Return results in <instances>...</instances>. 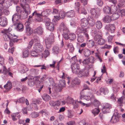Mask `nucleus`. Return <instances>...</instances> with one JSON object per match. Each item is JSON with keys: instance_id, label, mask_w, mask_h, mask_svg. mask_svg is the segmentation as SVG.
<instances>
[{"instance_id": "nucleus-21", "label": "nucleus", "mask_w": 125, "mask_h": 125, "mask_svg": "<svg viewBox=\"0 0 125 125\" xmlns=\"http://www.w3.org/2000/svg\"><path fill=\"white\" fill-rule=\"evenodd\" d=\"M89 93L90 94L88 96L83 95H81L80 96V99H85L87 101H88L89 100H90L91 101L92 95L91 96V95H93V94L91 93Z\"/></svg>"}, {"instance_id": "nucleus-64", "label": "nucleus", "mask_w": 125, "mask_h": 125, "mask_svg": "<svg viewBox=\"0 0 125 125\" xmlns=\"http://www.w3.org/2000/svg\"><path fill=\"white\" fill-rule=\"evenodd\" d=\"M37 52L35 50L31 52V56L34 57H36L37 56V54L36 53Z\"/></svg>"}, {"instance_id": "nucleus-55", "label": "nucleus", "mask_w": 125, "mask_h": 125, "mask_svg": "<svg viewBox=\"0 0 125 125\" xmlns=\"http://www.w3.org/2000/svg\"><path fill=\"white\" fill-rule=\"evenodd\" d=\"M102 38L101 35L100 34H99L98 33L95 35L94 37V39L95 41H97L99 39Z\"/></svg>"}, {"instance_id": "nucleus-26", "label": "nucleus", "mask_w": 125, "mask_h": 125, "mask_svg": "<svg viewBox=\"0 0 125 125\" xmlns=\"http://www.w3.org/2000/svg\"><path fill=\"white\" fill-rule=\"evenodd\" d=\"M20 5L23 9L26 8V7L27 5L29 6L28 4L27 0H20Z\"/></svg>"}, {"instance_id": "nucleus-35", "label": "nucleus", "mask_w": 125, "mask_h": 125, "mask_svg": "<svg viewBox=\"0 0 125 125\" xmlns=\"http://www.w3.org/2000/svg\"><path fill=\"white\" fill-rule=\"evenodd\" d=\"M29 55V51L28 50H25L23 52L22 57L23 58H26L28 57Z\"/></svg>"}, {"instance_id": "nucleus-40", "label": "nucleus", "mask_w": 125, "mask_h": 125, "mask_svg": "<svg viewBox=\"0 0 125 125\" xmlns=\"http://www.w3.org/2000/svg\"><path fill=\"white\" fill-rule=\"evenodd\" d=\"M118 5L119 7H124L125 5V1L124 0H120Z\"/></svg>"}, {"instance_id": "nucleus-16", "label": "nucleus", "mask_w": 125, "mask_h": 125, "mask_svg": "<svg viewBox=\"0 0 125 125\" xmlns=\"http://www.w3.org/2000/svg\"><path fill=\"white\" fill-rule=\"evenodd\" d=\"M43 32V29L41 26H39L34 30V32L35 33L39 35H42Z\"/></svg>"}, {"instance_id": "nucleus-47", "label": "nucleus", "mask_w": 125, "mask_h": 125, "mask_svg": "<svg viewBox=\"0 0 125 125\" xmlns=\"http://www.w3.org/2000/svg\"><path fill=\"white\" fill-rule=\"evenodd\" d=\"M84 40V37L82 35L79 36L77 38V41L78 42L80 43H82Z\"/></svg>"}, {"instance_id": "nucleus-1", "label": "nucleus", "mask_w": 125, "mask_h": 125, "mask_svg": "<svg viewBox=\"0 0 125 125\" xmlns=\"http://www.w3.org/2000/svg\"><path fill=\"white\" fill-rule=\"evenodd\" d=\"M11 30V29L9 28L8 29H4L1 31V32L3 34V37L4 40L10 41V45L11 47L13 45L14 42L18 41V40L16 39L17 37L14 34H12L10 33Z\"/></svg>"}, {"instance_id": "nucleus-3", "label": "nucleus", "mask_w": 125, "mask_h": 125, "mask_svg": "<svg viewBox=\"0 0 125 125\" xmlns=\"http://www.w3.org/2000/svg\"><path fill=\"white\" fill-rule=\"evenodd\" d=\"M26 8L23 9L24 11H21L19 14L20 19H25L27 17L28 15L30 13V9L29 6L27 5Z\"/></svg>"}, {"instance_id": "nucleus-7", "label": "nucleus", "mask_w": 125, "mask_h": 125, "mask_svg": "<svg viewBox=\"0 0 125 125\" xmlns=\"http://www.w3.org/2000/svg\"><path fill=\"white\" fill-rule=\"evenodd\" d=\"M114 9L112 8H110L108 6H106L104 8L103 10L104 12L106 14H110L112 13V12H115L117 10V8L116 7L114 6Z\"/></svg>"}, {"instance_id": "nucleus-10", "label": "nucleus", "mask_w": 125, "mask_h": 125, "mask_svg": "<svg viewBox=\"0 0 125 125\" xmlns=\"http://www.w3.org/2000/svg\"><path fill=\"white\" fill-rule=\"evenodd\" d=\"M112 108L111 105L108 103L105 104L102 111L103 113H108L110 111V109Z\"/></svg>"}, {"instance_id": "nucleus-15", "label": "nucleus", "mask_w": 125, "mask_h": 125, "mask_svg": "<svg viewBox=\"0 0 125 125\" xmlns=\"http://www.w3.org/2000/svg\"><path fill=\"white\" fill-rule=\"evenodd\" d=\"M19 19H20L19 14L16 13L13 15L12 20L14 25H15L17 22H18V20Z\"/></svg>"}, {"instance_id": "nucleus-57", "label": "nucleus", "mask_w": 125, "mask_h": 125, "mask_svg": "<svg viewBox=\"0 0 125 125\" xmlns=\"http://www.w3.org/2000/svg\"><path fill=\"white\" fill-rule=\"evenodd\" d=\"M60 85L62 87H64L65 86V81L62 79L60 81Z\"/></svg>"}, {"instance_id": "nucleus-28", "label": "nucleus", "mask_w": 125, "mask_h": 125, "mask_svg": "<svg viewBox=\"0 0 125 125\" xmlns=\"http://www.w3.org/2000/svg\"><path fill=\"white\" fill-rule=\"evenodd\" d=\"M59 47L57 46H54L52 49V51L54 54H57L60 51Z\"/></svg>"}, {"instance_id": "nucleus-61", "label": "nucleus", "mask_w": 125, "mask_h": 125, "mask_svg": "<svg viewBox=\"0 0 125 125\" xmlns=\"http://www.w3.org/2000/svg\"><path fill=\"white\" fill-rule=\"evenodd\" d=\"M4 58L0 54V63L1 65H3L4 63Z\"/></svg>"}, {"instance_id": "nucleus-54", "label": "nucleus", "mask_w": 125, "mask_h": 125, "mask_svg": "<svg viewBox=\"0 0 125 125\" xmlns=\"http://www.w3.org/2000/svg\"><path fill=\"white\" fill-rule=\"evenodd\" d=\"M75 9L76 10L77 12L78 13H79V10H80L79 6L80 5V3L78 2H77L75 3Z\"/></svg>"}, {"instance_id": "nucleus-2", "label": "nucleus", "mask_w": 125, "mask_h": 125, "mask_svg": "<svg viewBox=\"0 0 125 125\" xmlns=\"http://www.w3.org/2000/svg\"><path fill=\"white\" fill-rule=\"evenodd\" d=\"M58 30L60 31L63 33L62 35L65 39H69V35H68L67 33L69 32V30L63 23L62 22L60 24Z\"/></svg>"}, {"instance_id": "nucleus-9", "label": "nucleus", "mask_w": 125, "mask_h": 125, "mask_svg": "<svg viewBox=\"0 0 125 125\" xmlns=\"http://www.w3.org/2000/svg\"><path fill=\"white\" fill-rule=\"evenodd\" d=\"M33 50L37 52H40L44 50L43 46L40 42L36 43L34 45Z\"/></svg>"}, {"instance_id": "nucleus-58", "label": "nucleus", "mask_w": 125, "mask_h": 125, "mask_svg": "<svg viewBox=\"0 0 125 125\" xmlns=\"http://www.w3.org/2000/svg\"><path fill=\"white\" fill-rule=\"evenodd\" d=\"M73 115V114L71 110H68V117L69 118H71Z\"/></svg>"}, {"instance_id": "nucleus-52", "label": "nucleus", "mask_w": 125, "mask_h": 125, "mask_svg": "<svg viewBox=\"0 0 125 125\" xmlns=\"http://www.w3.org/2000/svg\"><path fill=\"white\" fill-rule=\"evenodd\" d=\"M39 114L37 112H33L30 114L32 118H35L39 116Z\"/></svg>"}, {"instance_id": "nucleus-39", "label": "nucleus", "mask_w": 125, "mask_h": 125, "mask_svg": "<svg viewBox=\"0 0 125 125\" xmlns=\"http://www.w3.org/2000/svg\"><path fill=\"white\" fill-rule=\"evenodd\" d=\"M26 33H27V34L28 35H30L32 32L31 30L30 27L29 25L26 26Z\"/></svg>"}, {"instance_id": "nucleus-34", "label": "nucleus", "mask_w": 125, "mask_h": 125, "mask_svg": "<svg viewBox=\"0 0 125 125\" xmlns=\"http://www.w3.org/2000/svg\"><path fill=\"white\" fill-rule=\"evenodd\" d=\"M79 13L83 14L86 15L87 14V12L86 10L83 7H81L80 9Z\"/></svg>"}, {"instance_id": "nucleus-33", "label": "nucleus", "mask_w": 125, "mask_h": 125, "mask_svg": "<svg viewBox=\"0 0 125 125\" xmlns=\"http://www.w3.org/2000/svg\"><path fill=\"white\" fill-rule=\"evenodd\" d=\"M83 53L85 56H88L91 54V51L86 48L84 49Z\"/></svg>"}, {"instance_id": "nucleus-51", "label": "nucleus", "mask_w": 125, "mask_h": 125, "mask_svg": "<svg viewBox=\"0 0 125 125\" xmlns=\"http://www.w3.org/2000/svg\"><path fill=\"white\" fill-rule=\"evenodd\" d=\"M105 42V40L101 38L99 39L98 42V44L101 45L104 44Z\"/></svg>"}, {"instance_id": "nucleus-44", "label": "nucleus", "mask_w": 125, "mask_h": 125, "mask_svg": "<svg viewBox=\"0 0 125 125\" xmlns=\"http://www.w3.org/2000/svg\"><path fill=\"white\" fill-rule=\"evenodd\" d=\"M96 26L98 29H101L102 27V24L100 21H98L96 22Z\"/></svg>"}, {"instance_id": "nucleus-8", "label": "nucleus", "mask_w": 125, "mask_h": 125, "mask_svg": "<svg viewBox=\"0 0 125 125\" xmlns=\"http://www.w3.org/2000/svg\"><path fill=\"white\" fill-rule=\"evenodd\" d=\"M45 19L48 20V21H45V25L47 26L48 30L51 31H53L54 28V24L51 22H50V20L48 18H46Z\"/></svg>"}, {"instance_id": "nucleus-19", "label": "nucleus", "mask_w": 125, "mask_h": 125, "mask_svg": "<svg viewBox=\"0 0 125 125\" xmlns=\"http://www.w3.org/2000/svg\"><path fill=\"white\" fill-rule=\"evenodd\" d=\"M17 25L16 29L17 31H22L23 30V26L20 23L17 22L15 25Z\"/></svg>"}, {"instance_id": "nucleus-59", "label": "nucleus", "mask_w": 125, "mask_h": 125, "mask_svg": "<svg viewBox=\"0 0 125 125\" xmlns=\"http://www.w3.org/2000/svg\"><path fill=\"white\" fill-rule=\"evenodd\" d=\"M49 54V52L47 50H45L44 51L43 55V57L45 58H46Z\"/></svg>"}, {"instance_id": "nucleus-45", "label": "nucleus", "mask_w": 125, "mask_h": 125, "mask_svg": "<svg viewBox=\"0 0 125 125\" xmlns=\"http://www.w3.org/2000/svg\"><path fill=\"white\" fill-rule=\"evenodd\" d=\"M78 102L74 101L73 99H72V102L73 104V107L74 108H77L78 107V105L77 103Z\"/></svg>"}, {"instance_id": "nucleus-42", "label": "nucleus", "mask_w": 125, "mask_h": 125, "mask_svg": "<svg viewBox=\"0 0 125 125\" xmlns=\"http://www.w3.org/2000/svg\"><path fill=\"white\" fill-rule=\"evenodd\" d=\"M117 102L120 104H121L122 103H125V97H121L118 100Z\"/></svg>"}, {"instance_id": "nucleus-4", "label": "nucleus", "mask_w": 125, "mask_h": 125, "mask_svg": "<svg viewBox=\"0 0 125 125\" xmlns=\"http://www.w3.org/2000/svg\"><path fill=\"white\" fill-rule=\"evenodd\" d=\"M120 117V115L116 110L110 120V122L114 124L116 123L119 121Z\"/></svg>"}, {"instance_id": "nucleus-62", "label": "nucleus", "mask_w": 125, "mask_h": 125, "mask_svg": "<svg viewBox=\"0 0 125 125\" xmlns=\"http://www.w3.org/2000/svg\"><path fill=\"white\" fill-rule=\"evenodd\" d=\"M8 72L9 71L6 69V67L4 66H3V73L4 74H6L8 73Z\"/></svg>"}, {"instance_id": "nucleus-63", "label": "nucleus", "mask_w": 125, "mask_h": 125, "mask_svg": "<svg viewBox=\"0 0 125 125\" xmlns=\"http://www.w3.org/2000/svg\"><path fill=\"white\" fill-rule=\"evenodd\" d=\"M33 40H31L29 42V44L28 46V48H30L32 46L33 44L34 43V41Z\"/></svg>"}, {"instance_id": "nucleus-31", "label": "nucleus", "mask_w": 125, "mask_h": 125, "mask_svg": "<svg viewBox=\"0 0 125 125\" xmlns=\"http://www.w3.org/2000/svg\"><path fill=\"white\" fill-rule=\"evenodd\" d=\"M80 82V80L77 78L76 77L75 78L74 80L72 81L71 84L73 86H74V84H79Z\"/></svg>"}, {"instance_id": "nucleus-29", "label": "nucleus", "mask_w": 125, "mask_h": 125, "mask_svg": "<svg viewBox=\"0 0 125 125\" xmlns=\"http://www.w3.org/2000/svg\"><path fill=\"white\" fill-rule=\"evenodd\" d=\"M67 74H66L64 73L63 72V75L62 76V78L63 79H64L65 78V77H66L67 80V83L68 84H69L71 82L72 78L69 76L67 77Z\"/></svg>"}, {"instance_id": "nucleus-6", "label": "nucleus", "mask_w": 125, "mask_h": 125, "mask_svg": "<svg viewBox=\"0 0 125 125\" xmlns=\"http://www.w3.org/2000/svg\"><path fill=\"white\" fill-rule=\"evenodd\" d=\"M71 68L73 73L79 75L80 70L78 64L76 63L72 64L71 65Z\"/></svg>"}, {"instance_id": "nucleus-49", "label": "nucleus", "mask_w": 125, "mask_h": 125, "mask_svg": "<svg viewBox=\"0 0 125 125\" xmlns=\"http://www.w3.org/2000/svg\"><path fill=\"white\" fill-rule=\"evenodd\" d=\"M25 101V98L24 97H22L17 100L16 101V104L17 102H19L22 103H24Z\"/></svg>"}, {"instance_id": "nucleus-43", "label": "nucleus", "mask_w": 125, "mask_h": 125, "mask_svg": "<svg viewBox=\"0 0 125 125\" xmlns=\"http://www.w3.org/2000/svg\"><path fill=\"white\" fill-rule=\"evenodd\" d=\"M43 99L46 101H48L51 98L50 96L47 94H44L42 96Z\"/></svg>"}, {"instance_id": "nucleus-14", "label": "nucleus", "mask_w": 125, "mask_h": 125, "mask_svg": "<svg viewBox=\"0 0 125 125\" xmlns=\"http://www.w3.org/2000/svg\"><path fill=\"white\" fill-rule=\"evenodd\" d=\"M89 75V72L88 70L86 69H83L81 70L78 76L79 77H81L83 76H87Z\"/></svg>"}, {"instance_id": "nucleus-17", "label": "nucleus", "mask_w": 125, "mask_h": 125, "mask_svg": "<svg viewBox=\"0 0 125 125\" xmlns=\"http://www.w3.org/2000/svg\"><path fill=\"white\" fill-rule=\"evenodd\" d=\"M88 24V20L86 18H84L81 20L80 24L82 28L86 27Z\"/></svg>"}, {"instance_id": "nucleus-53", "label": "nucleus", "mask_w": 125, "mask_h": 125, "mask_svg": "<svg viewBox=\"0 0 125 125\" xmlns=\"http://www.w3.org/2000/svg\"><path fill=\"white\" fill-rule=\"evenodd\" d=\"M67 46L68 48L69 49L70 52H72L74 50V48L72 44H69Z\"/></svg>"}, {"instance_id": "nucleus-11", "label": "nucleus", "mask_w": 125, "mask_h": 125, "mask_svg": "<svg viewBox=\"0 0 125 125\" xmlns=\"http://www.w3.org/2000/svg\"><path fill=\"white\" fill-rule=\"evenodd\" d=\"M49 103L50 105L53 106L54 108L56 110L58 109V108L57 107H59L61 105L60 100H58L55 101H50Z\"/></svg>"}, {"instance_id": "nucleus-41", "label": "nucleus", "mask_w": 125, "mask_h": 125, "mask_svg": "<svg viewBox=\"0 0 125 125\" xmlns=\"http://www.w3.org/2000/svg\"><path fill=\"white\" fill-rule=\"evenodd\" d=\"M120 16V14L118 12H116L113 14L112 15V17L113 18V20H115L118 19Z\"/></svg>"}, {"instance_id": "nucleus-37", "label": "nucleus", "mask_w": 125, "mask_h": 125, "mask_svg": "<svg viewBox=\"0 0 125 125\" xmlns=\"http://www.w3.org/2000/svg\"><path fill=\"white\" fill-rule=\"evenodd\" d=\"M100 91L101 93L104 95H105L108 93V91L106 88H101L100 89Z\"/></svg>"}, {"instance_id": "nucleus-30", "label": "nucleus", "mask_w": 125, "mask_h": 125, "mask_svg": "<svg viewBox=\"0 0 125 125\" xmlns=\"http://www.w3.org/2000/svg\"><path fill=\"white\" fill-rule=\"evenodd\" d=\"M46 39L50 40L51 41L54 42V35L52 32H51L48 34V35Z\"/></svg>"}, {"instance_id": "nucleus-46", "label": "nucleus", "mask_w": 125, "mask_h": 125, "mask_svg": "<svg viewBox=\"0 0 125 125\" xmlns=\"http://www.w3.org/2000/svg\"><path fill=\"white\" fill-rule=\"evenodd\" d=\"M32 40H33L34 42H35V44L40 42V40L39 37L36 35H34L33 36V39Z\"/></svg>"}, {"instance_id": "nucleus-18", "label": "nucleus", "mask_w": 125, "mask_h": 125, "mask_svg": "<svg viewBox=\"0 0 125 125\" xmlns=\"http://www.w3.org/2000/svg\"><path fill=\"white\" fill-rule=\"evenodd\" d=\"M45 43L47 49H49L51 47L52 44L54 42L51 41L50 40L45 39Z\"/></svg>"}, {"instance_id": "nucleus-12", "label": "nucleus", "mask_w": 125, "mask_h": 125, "mask_svg": "<svg viewBox=\"0 0 125 125\" xmlns=\"http://www.w3.org/2000/svg\"><path fill=\"white\" fill-rule=\"evenodd\" d=\"M8 23L7 20L5 17H0V25L2 27H5Z\"/></svg>"}, {"instance_id": "nucleus-24", "label": "nucleus", "mask_w": 125, "mask_h": 125, "mask_svg": "<svg viewBox=\"0 0 125 125\" xmlns=\"http://www.w3.org/2000/svg\"><path fill=\"white\" fill-rule=\"evenodd\" d=\"M4 87L6 89L5 92L9 91V90L12 88V85L10 82H8L7 84L4 86Z\"/></svg>"}, {"instance_id": "nucleus-60", "label": "nucleus", "mask_w": 125, "mask_h": 125, "mask_svg": "<svg viewBox=\"0 0 125 125\" xmlns=\"http://www.w3.org/2000/svg\"><path fill=\"white\" fill-rule=\"evenodd\" d=\"M96 3L99 6H102L103 4V2L102 0H97Z\"/></svg>"}, {"instance_id": "nucleus-25", "label": "nucleus", "mask_w": 125, "mask_h": 125, "mask_svg": "<svg viewBox=\"0 0 125 125\" xmlns=\"http://www.w3.org/2000/svg\"><path fill=\"white\" fill-rule=\"evenodd\" d=\"M88 23L89 25L92 26L94 25L95 21L94 18L91 17H89L88 18Z\"/></svg>"}, {"instance_id": "nucleus-23", "label": "nucleus", "mask_w": 125, "mask_h": 125, "mask_svg": "<svg viewBox=\"0 0 125 125\" xmlns=\"http://www.w3.org/2000/svg\"><path fill=\"white\" fill-rule=\"evenodd\" d=\"M78 30L79 31L80 33H83L87 39H89V35L86 32L87 31L86 29H83V28H81V29H78Z\"/></svg>"}, {"instance_id": "nucleus-50", "label": "nucleus", "mask_w": 125, "mask_h": 125, "mask_svg": "<svg viewBox=\"0 0 125 125\" xmlns=\"http://www.w3.org/2000/svg\"><path fill=\"white\" fill-rule=\"evenodd\" d=\"M99 112V109L97 108L94 109L92 111V113L94 115V116L98 114Z\"/></svg>"}, {"instance_id": "nucleus-32", "label": "nucleus", "mask_w": 125, "mask_h": 125, "mask_svg": "<svg viewBox=\"0 0 125 125\" xmlns=\"http://www.w3.org/2000/svg\"><path fill=\"white\" fill-rule=\"evenodd\" d=\"M94 42L92 40H89L87 42V44L88 47L91 48L93 47L94 45Z\"/></svg>"}, {"instance_id": "nucleus-36", "label": "nucleus", "mask_w": 125, "mask_h": 125, "mask_svg": "<svg viewBox=\"0 0 125 125\" xmlns=\"http://www.w3.org/2000/svg\"><path fill=\"white\" fill-rule=\"evenodd\" d=\"M69 37L70 40L73 41L76 39V35L73 33H70L69 34Z\"/></svg>"}, {"instance_id": "nucleus-48", "label": "nucleus", "mask_w": 125, "mask_h": 125, "mask_svg": "<svg viewBox=\"0 0 125 125\" xmlns=\"http://www.w3.org/2000/svg\"><path fill=\"white\" fill-rule=\"evenodd\" d=\"M47 76V75L46 74H44L41 77L40 79V80L42 84H43L44 82L48 79Z\"/></svg>"}, {"instance_id": "nucleus-27", "label": "nucleus", "mask_w": 125, "mask_h": 125, "mask_svg": "<svg viewBox=\"0 0 125 125\" xmlns=\"http://www.w3.org/2000/svg\"><path fill=\"white\" fill-rule=\"evenodd\" d=\"M111 17L109 15H106L103 18V21L105 23H109L111 21Z\"/></svg>"}, {"instance_id": "nucleus-38", "label": "nucleus", "mask_w": 125, "mask_h": 125, "mask_svg": "<svg viewBox=\"0 0 125 125\" xmlns=\"http://www.w3.org/2000/svg\"><path fill=\"white\" fill-rule=\"evenodd\" d=\"M59 15L61 19H63L66 15V12L63 11H61L59 13Z\"/></svg>"}, {"instance_id": "nucleus-13", "label": "nucleus", "mask_w": 125, "mask_h": 125, "mask_svg": "<svg viewBox=\"0 0 125 125\" xmlns=\"http://www.w3.org/2000/svg\"><path fill=\"white\" fill-rule=\"evenodd\" d=\"M105 28L111 33H113L115 31V27L114 24H109L106 25Z\"/></svg>"}, {"instance_id": "nucleus-5", "label": "nucleus", "mask_w": 125, "mask_h": 125, "mask_svg": "<svg viewBox=\"0 0 125 125\" xmlns=\"http://www.w3.org/2000/svg\"><path fill=\"white\" fill-rule=\"evenodd\" d=\"M100 10L98 8H92L90 12L92 15L95 18H97L100 15Z\"/></svg>"}, {"instance_id": "nucleus-20", "label": "nucleus", "mask_w": 125, "mask_h": 125, "mask_svg": "<svg viewBox=\"0 0 125 125\" xmlns=\"http://www.w3.org/2000/svg\"><path fill=\"white\" fill-rule=\"evenodd\" d=\"M92 98H91V102L93 103V105L95 106H98L99 104V102L96 100L94 96L93 95H91Z\"/></svg>"}, {"instance_id": "nucleus-56", "label": "nucleus", "mask_w": 125, "mask_h": 125, "mask_svg": "<svg viewBox=\"0 0 125 125\" xmlns=\"http://www.w3.org/2000/svg\"><path fill=\"white\" fill-rule=\"evenodd\" d=\"M94 58L93 56H90L88 59L89 62L92 63H93L94 61Z\"/></svg>"}, {"instance_id": "nucleus-22", "label": "nucleus", "mask_w": 125, "mask_h": 125, "mask_svg": "<svg viewBox=\"0 0 125 125\" xmlns=\"http://www.w3.org/2000/svg\"><path fill=\"white\" fill-rule=\"evenodd\" d=\"M75 12L73 10H71L66 12V15L67 17L71 18L75 16Z\"/></svg>"}]
</instances>
